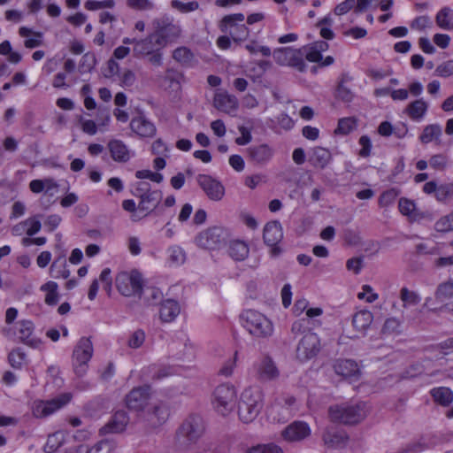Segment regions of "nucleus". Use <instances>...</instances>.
<instances>
[{"instance_id":"nucleus-1","label":"nucleus","mask_w":453,"mask_h":453,"mask_svg":"<svg viewBox=\"0 0 453 453\" xmlns=\"http://www.w3.org/2000/svg\"><path fill=\"white\" fill-rule=\"evenodd\" d=\"M264 405V394L258 387H249L242 394L238 405V415L243 423L253 421Z\"/></svg>"},{"instance_id":"nucleus-2","label":"nucleus","mask_w":453,"mask_h":453,"mask_svg":"<svg viewBox=\"0 0 453 453\" xmlns=\"http://www.w3.org/2000/svg\"><path fill=\"white\" fill-rule=\"evenodd\" d=\"M242 326L254 337L267 338L273 333L272 321L261 312L245 310L240 314Z\"/></svg>"},{"instance_id":"nucleus-3","label":"nucleus","mask_w":453,"mask_h":453,"mask_svg":"<svg viewBox=\"0 0 453 453\" xmlns=\"http://www.w3.org/2000/svg\"><path fill=\"white\" fill-rule=\"evenodd\" d=\"M365 407L364 403L334 404L328 409V417L333 423L357 424L365 418Z\"/></svg>"},{"instance_id":"nucleus-4","label":"nucleus","mask_w":453,"mask_h":453,"mask_svg":"<svg viewBox=\"0 0 453 453\" xmlns=\"http://www.w3.org/2000/svg\"><path fill=\"white\" fill-rule=\"evenodd\" d=\"M35 329V326L32 320L20 319L12 326L3 327L1 334L8 339L18 340L25 345L37 349L41 346L42 341L34 334Z\"/></svg>"},{"instance_id":"nucleus-5","label":"nucleus","mask_w":453,"mask_h":453,"mask_svg":"<svg viewBox=\"0 0 453 453\" xmlns=\"http://www.w3.org/2000/svg\"><path fill=\"white\" fill-rule=\"evenodd\" d=\"M236 399L237 389L229 382L218 385L211 394L212 407L222 416H226L234 409Z\"/></svg>"},{"instance_id":"nucleus-6","label":"nucleus","mask_w":453,"mask_h":453,"mask_svg":"<svg viewBox=\"0 0 453 453\" xmlns=\"http://www.w3.org/2000/svg\"><path fill=\"white\" fill-rule=\"evenodd\" d=\"M144 280L138 270L120 272L115 277V286L119 293L127 297L142 298Z\"/></svg>"},{"instance_id":"nucleus-7","label":"nucleus","mask_w":453,"mask_h":453,"mask_svg":"<svg viewBox=\"0 0 453 453\" xmlns=\"http://www.w3.org/2000/svg\"><path fill=\"white\" fill-rule=\"evenodd\" d=\"M226 237V231L223 227L211 226L196 234L195 243L203 250H218L225 245Z\"/></svg>"},{"instance_id":"nucleus-8","label":"nucleus","mask_w":453,"mask_h":453,"mask_svg":"<svg viewBox=\"0 0 453 453\" xmlns=\"http://www.w3.org/2000/svg\"><path fill=\"white\" fill-rule=\"evenodd\" d=\"M93 355V345L89 338L82 337L73 352V365L77 376L82 377L87 372L88 362Z\"/></svg>"},{"instance_id":"nucleus-9","label":"nucleus","mask_w":453,"mask_h":453,"mask_svg":"<svg viewBox=\"0 0 453 453\" xmlns=\"http://www.w3.org/2000/svg\"><path fill=\"white\" fill-rule=\"evenodd\" d=\"M180 25L173 22L169 18H163L156 21V30L153 33L156 37V44L159 48L165 47L168 43L177 41L181 35Z\"/></svg>"},{"instance_id":"nucleus-10","label":"nucleus","mask_w":453,"mask_h":453,"mask_svg":"<svg viewBox=\"0 0 453 453\" xmlns=\"http://www.w3.org/2000/svg\"><path fill=\"white\" fill-rule=\"evenodd\" d=\"M322 349L321 342L317 334L308 331L300 339L296 347V358L300 362H307L316 357Z\"/></svg>"},{"instance_id":"nucleus-11","label":"nucleus","mask_w":453,"mask_h":453,"mask_svg":"<svg viewBox=\"0 0 453 453\" xmlns=\"http://www.w3.org/2000/svg\"><path fill=\"white\" fill-rule=\"evenodd\" d=\"M205 431L204 421L199 415L188 416L179 427L177 435L190 443H196Z\"/></svg>"},{"instance_id":"nucleus-12","label":"nucleus","mask_w":453,"mask_h":453,"mask_svg":"<svg viewBox=\"0 0 453 453\" xmlns=\"http://www.w3.org/2000/svg\"><path fill=\"white\" fill-rule=\"evenodd\" d=\"M196 181L210 200L219 202L223 199L225 187L219 180L209 174L201 173L197 175Z\"/></svg>"},{"instance_id":"nucleus-13","label":"nucleus","mask_w":453,"mask_h":453,"mask_svg":"<svg viewBox=\"0 0 453 453\" xmlns=\"http://www.w3.org/2000/svg\"><path fill=\"white\" fill-rule=\"evenodd\" d=\"M253 369L257 380L267 382L276 380L280 376V371L273 358L269 356H263L253 365Z\"/></svg>"},{"instance_id":"nucleus-14","label":"nucleus","mask_w":453,"mask_h":453,"mask_svg":"<svg viewBox=\"0 0 453 453\" xmlns=\"http://www.w3.org/2000/svg\"><path fill=\"white\" fill-rule=\"evenodd\" d=\"M71 398V394L65 393L50 401H42L35 405L33 413L36 418H46L68 403Z\"/></svg>"},{"instance_id":"nucleus-15","label":"nucleus","mask_w":453,"mask_h":453,"mask_svg":"<svg viewBox=\"0 0 453 453\" xmlns=\"http://www.w3.org/2000/svg\"><path fill=\"white\" fill-rule=\"evenodd\" d=\"M398 209L401 214L406 216L410 222L420 223L423 220L431 221L432 213L428 211L418 209L413 200L401 197L398 201Z\"/></svg>"},{"instance_id":"nucleus-16","label":"nucleus","mask_w":453,"mask_h":453,"mask_svg":"<svg viewBox=\"0 0 453 453\" xmlns=\"http://www.w3.org/2000/svg\"><path fill=\"white\" fill-rule=\"evenodd\" d=\"M274 153V149L267 143L253 144L246 149L248 161L256 165H267Z\"/></svg>"},{"instance_id":"nucleus-17","label":"nucleus","mask_w":453,"mask_h":453,"mask_svg":"<svg viewBox=\"0 0 453 453\" xmlns=\"http://www.w3.org/2000/svg\"><path fill=\"white\" fill-rule=\"evenodd\" d=\"M150 386L144 385L134 388L125 398L126 405L129 410L140 411L147 405L150 396Z\"/></svg>"},{"instance_id":"nucleus-18","label":"nucleus","mask_w":453,"mask_h":453,"mask_svg":"<svg viewBox=\"0 0 453 453\" xmlns=\"http://www.w3.org/2000/svg\"><path fill=\"white\" fill-rule=\"evenodd\" d=\"M282 237V227L279 221H271L265 226L263 239L267 246L272 247V254L273 256L279 255L281 251L278 244Z\"/></svg>"},{"instance_id":"nucleus-19","label":"nucleus","mask_w":453,"mask_h":453,"mask_svg":"<svg viewBox=\"0 0 453 453\" xmlns=\"http://www.w3.org/2000/svg\"><path fill=\"white\" fill-rule=\"evenodd\" d=\"M335 373L350 381H357L361 376L358 364L353 359H337L334 364Z\"/></svg>"},{"instance_id":"nucleus-20","label":"nucleus","mask_w":453,"mask_h":453,"mask_svg":"<svg viewBox=\"0 0 453 453\" xmlns=\"http://www.w3.org/2000/svg\"><path fill=\"white\" fill-rule=\"evenodd\" d=\"M163 197L161 190L155 189L151 192L141 195L138 203L139 213H142L143 218L150 215L154 211L159 205Z\"/></svg>"},{"instance_id":"nucleus-21","label":"nucleus","mask_w":453,"mask_h":453,"mask_svg":"<svg viewBox=\"0 0 453 453\" xmlns=\"http://www.w3.org/2000/svg\"><path fill=\"white\" fill-rule=\"evenodd\" d=\"M311 434L309 425L303 421H294L282 431V437L287 441H299Z\"/></svg>"},{"instance_id":"nucleus-22","label":"nucleus","mask_w":453,"mask_h":453,"mask_svg":"<svg viewBox=\"0 0 453 453\" xmlns=\"http://www.w3.org/2000/svg\"><path fill=\"white\" fill-rule=\"evenodd\" d=\"M349 436L346 431L334 426H327L323 434V441L328 448L337 449L346 445Z\"/></svg>"},{"instance_id":"nucleus-23","label":"nucleus","mask_w":453,"mask_h":453,"mask_svg":"<svg viewBox=\"0 0 453 453\" xmlns=\"http://www.w3.org/2000/svg\"><path fill=\"white\" fill-rule=\"evenodd\" d=\"M129 422V417L125 411H116L111 419L100 428L101 434H118L123 432Z\"/></svg>"},{"instance_id":"nucleus-24","label":"nucleus","mask_w":453,"mask_h":453,"mask_svg":"<svg viewBox=\"0 0 453 453\" xmlns=\"http://www.w3.org/2000/svg\"><path fill=\"white\" fill-rule=\"evenodd\" d=\"M111 159L117 163H127L132 157L131 150L119 139H111L107 143Z\"/></svg>"},{"instance_id":"nucleus-25","label":"nucleus","mask_w":453,"mask_h":453,"mask_svg":"<svg viewBox=\"0 0 453 453\" xmlns=\"http://www.w3.org/2000/svg\"><path fill=\"white\" fill-rule=\"evenodd\" d=\"M130 128L141 137H152L156 134L155 125L143 116H138L130 121Z\"/></svg>"},{"instance_id":"nucleus-26","label":"nucleus","mask_w":453,"mask_h":453,"mask_svg":"<svg viewBox=\"0 0 453 453\" xmlns=\"http://www.w3.org/2000/svg\"><path fill=\"white\" fill-rule=\"evenodd\" d=\"M180 306L173 299H166L161 303L159 318L163 323L173 322L180 314Z\"/></svg>"},{"instance_id":"nucleus-27","label":"nucleus","mask_w":453,"mask_h":453,"mask_svg":"<svg viewBox=\"0 0 453 453\" xmlns=\"http://www.w3.org/2000/svg\"><path fill=\"white\" fill-rule=\"evenodd\" d=\"M238 99L226 92L218 93L214 96V106L226 113H231L238 109Z\"/></svg>"},{"instance_id":"nucleus-28","label":"nucleus","mask_w":453,"mask_h":453,"mask_svg":"<svg viewBox=\"0 0 453 453\" xmlns=\"http://www.w3.org/2000/svg\"><path fill=\"white\" fill-rule=\"evenodd\" d=\"M331 160L332 154L330 150L322 147L314 148L309 157L310 164L320 169L326 167Z\"/></svg>"},{"instance_id":"nucleus-29","label":"nucleus","mask_w":453,"mask_h":453,"mask_svg":"<svg viewBox=\"0 0 453 453\" xmlns=\"http://www.w3.org/2000/svg\"><path fill=\"white\" fill-rule=\"evenodd\" d=\"M228 255L235 261L245 260L250 253L249 244L242 240H232L229 242Z\"/></svg>"},{"instance_id":"nucleus-30","label":"nucleus","mask_w":453,"mask_h":453,"mask_svg":"<svg viewBox=\"0 0 453 453\" xmlns=\"http://www.w3.org/2000/svg\"><path fill=\"white\" fill-rule=\"evenodd\" d=\"M428 109V104L422 98L417 99L410 103L405 110L404 113L414 121H420L426 115Z\"/></svg>"},{"instance_id":"nucleus-31","label":"nucleus","mask_w":453,"mask_h":453,"mask_svg":"<svg viewBox=\"0 0 453 453\" xmlns=\"http://www.w3.org/2000/svg\"><path fill=\"white\" fill-rule=\"evenodd\" d=\"M156 44V37L153 34H150L144 39H140L135 42V45L133 48V53L135 58H141L148 56L154 50Z\"/></svg>"},{"instance_id":"nucleus-32","label":"nucleus","mask_w":453,"mask_h":453,"mask_svg":"<svg viewBox=\"0 0 453 453\" xmlns=\"http://www.w3.org/2000/svg\"><path fill=\"white\" fill-rule=\"evenodd\" d=\"M245 19L243 13H234L224 16L219 24V28L222 33L230 34L236 27L241 25Z\"/></svg>"},{"instance_id":"nucleus-33","label":"nucleus","mask_w":453,"mask_h":453,"mask_svg":"<svg viewBox=\"0 0 453 453\" xmlns=\"http://www.w3.org/2000/svg\"><path fill=\"white\" fill-rule=\"evenodd\" d=\"M441 134L442 129L439 124H430L424 127L419 135V141L424 144H427L433 141H434L436 144H440Z\"/></svg>"},{"instance_id":"nucleus-34","label":"nucleus","mask_w":453,"mask_h":453,"mask_svg":"<svg viewBox=\"0 0 453 453\" xmlns=\"http://www.w3.org/2000/svg\"><path fill=\"white\" fill-rule=\"evenodd\" d=\"M372 320V313L370 311L362 310L354 314L352 325L357 331L363 333L370 326Z\"/></svg>"},{"instance_id":"nucleus-35","label":"nucleus","mask_w":453,"mask_h":453,"mask_svg":"<svg viewBox=\"0 0 453 453\" xmlns=\"http://www.w3.org/2000/svg\"><path fill=\"white\" fill-rule=\"evenodd\" d=\"M50 275L55 279H67L70 276L65 255L58 257L53 261L50 265Z\"/></svg>"},{"instance_id":"nucleus-36","label":"nucleus","mask_w":453,"mask_h":453,"mask_svg":"<svg viewBox=\"0 0 453 453\" xmlns=\"http://www.w3.org/2000/svg\"><path fill=\"white\" fill-rule=\"evenodd\" d=\"M430 394L434 401L442 406H449L453 402V392L449 388H434Z\"/></svg>"},{"instance_id":"nucleus-37","label":"nucleus","mask_w":453,"mask_h":453,"mask_svg":"<svg viewBox=\"0 0 453 453\" xmlns=\"http://www.w3.org/2000/svg\"><path fill=\"white\" fill-rule=\"evenodd\" d=\"M19 34L21 37H27L30 35H34V38H27L24 41V45L27 49H34L42 44V33L33 32L31 28L27 27H21L19 29Z\"/></svg>"},{"instance_id":"nucleus-38","label":"nucleus","mask_w":453,"mask_h":453,"mask_svg":"<svg viewBox=\"0 0 453 453\" xmlns=\"http://www.w3.org/2000/svg\"><path fill=\"white\" fill-rule=\"evenodd\" d=\"M194 58L191 50L185 46L178 47L173 51V58L182 66H191Z\"/></svg>"},{"instance_id":"nucleus-39","label":"nucleus","mask_w":453,"mask_h":453,"mask_svg":"<svg viewBox=\"0 0 453 453\" xmlns=\"http://www.w3.org/2000/svg\"><path fill=\"white\" fill-rule=\"evenodd\" d=\"M436 24L442 29H453V10L449 7H443L436 14Z\"/></svg>"},{"instance_id":"nucleus-40","label":"nucleus","mask_w":453,"mask_h":453,"mask_svg":"<svg viewBox=\"0 0 453 453\" xmlns=\"http://www.w3.org/2000/svg\"><path fill=\"white\" fill-rule=\"evenodd\" d=\"M163 293L160 288L153 286L142 287V297L146 305H155L162 299Z\"/></svg>"},{"instance_id":"nucleus-41","label":"nucleus","mask_w":453,"mask_h":453,"mask_svg":"<svg viewBox=\"0 0 453 453\" xmlns=\"http://www.w3.org/2000/svg\"><path fill=\"white\" fill-rule=\"evenodd\" d=\"M451 297H453V280L439 284L434 293L435 301L442 303Z\"/></svg>"},{"instance_id":"nucleus-42","label":"nucleus","mask_w":453,"mask_h":453,"mask_svg":"<svg viewBox=\"0 0 453 453\" xmlns=\"http://www.w3.org/2000/svg\"><path fill=\"white\" fill-rule=\"evenodd\" d=\"M399 297L403 308L418 305L421 301L420 296L417 292L410 290L407 287H403L400 289Z\"/></svg>"},{"instance_id":"nucleus-43","label":"nucleus","mask_w":453,"mask_h":453,"mask_svg":"<svg viewBox=\"0 0 453 453\" xmlns=\"http://www.w3.org/2000/svg\"><path fill=\"white\" fill-rule=\"evenodd\" d=\"M288 66L296 68L299 72H304L306 69V64L304 62V53L303 49H292Z\"/></svg>"},{"instance_id":"nucleus-44","label":"nucleus","mask_w":453,"mask_h":453,"mask_svg":"<svg viewBox=\"0 0 453 453\" xmlns=\"http://www.w3.org/2000/svg\"><path fill=\"white\" fill-rule=\"evenodd\" d=\"M147 369L152 380H161L175 373V370L172 366L150 365Z\"/></svg>"},{"instance_id":"nucleus-45","label":"nucleus","mask_w":453,"mask_h":453,"mask_svg":"<svg viewBox=\"0 0 453 453\" xmlns=\"http://www.w3.org/2000/svg\"><path fill=\"white\" fill-rule=\"evenodd\" d=\"M26 358L27 354L21 348H15L8 354V362L14 369H21Z\"/></svg>"},{"instance_id":"nucleus-46","label":"nucleus","mask_w":453,"mask_h":453,"mask_svg":"<svg viewBox=\"0 0 453 453\" xmlns=\"http://www.w3.org/2000/svg\"><path fill=\"white\" fill-rule=\"evenodd\" d=\"M400 195V190L396 188H391L383 191L378 200L379 206L387 208L394 204L397 196Z\"/></svg>"},{"instance_id":"nucleus-47","label":"nucleus","mask_w":453,"mask_h":453,"mask_svg":"<svg viewBox=\"0 0 453 453\" xmlns=\"http://www.w3.org/2000/svg\"><path fill=\"white\" fill-rule=\"evenodd\" d=\"M243 453H283L280 447L276 444H258L251 448H242Z\"/></svg>"},{"instance_id":"nucleus-48","label":"nucleus","mask_w":453,"mask_h":453,"mask_svg":"<svg viewBox=\"0 0 453 453\" xmlns=\"http://www.w3.org/2000/svg\"><path fill=\"white\" fill-rule=\"evenodd\" d=\"M151 415L157 418L158 425L165 423L170 416V410L168 405L163 402H160L158 404H156L153 407Z\"/></svg>"},{"instance_id":"nucleus-49","label":"nucleus","mask_w":453,"mask_h":453,"mask_svg":"<svg viewBox=\"0 0 453 453\" xmlns=\"http://www.w3.org/2000/svg\"><path fill=\"white\" fill-rule=\"evenodd\" d=\"M434 229L440 233L453 231V211L441 217L434 224Z\"/></svg>"},{"instance_id":"nucleus-50","label":"nucleus","mask_w":453,"mask_h":453,"mask_svg":"<svg viewBox=\"0 0 453 453\" xmlns=\"http://www.w3.org/2000/svg\"><path fill=\"white\" fill-rule=\"evenodd\" d=\"M42 215L37 214L24 220V224H26V234L32 237L36 234L42 228V223L40 219Z\"/></svg>"},{"instance_id":"nucleus-51","label":"nucleus","mask_w":453,"mask_h":453,"mask_svg":"<svg viewBox=\"0 0 453 453\" xmlns=\"http://www.w3.org/2000/svg\"><path fill=\"white\" fill-rule=\"evenodd\" d=\"M401 326L402 322L400 319L396 318H388L383 325L382 334L388 335L399 334L401 333Z\"/></svg>"},{"instance_id":"nucleus-52","label":"nucleus","mask_w":453,"mask_h":453,"mask_svg":"<svg viewBox=\"0 0 453 453\" xmlns=\"http://www.w3.org/2000/svg\"><path fill=\"white\" fill-rule=\"evenodd\" d=\"M357 126V121L354 118H342L338 121L335 133L340 134H349Z\"/></svg>"},{"instance_id":"nucleus-53","label":"nucleus","mask_w":453,"mask_h":453,"mask_svg":"<svg viewBox=\"0 0 453 453\" xmlns=\"http://www.w3.org/2000/svg\"><path fill=\"white\" fill-rule=\"evenodd\" d=\"M122 208L126 211L131 212L132 215L130 217L133 222H138L139 220L143 219L142 213H139L138 204L133 199H126L122 202Z\"/></svg>"},{"instance_id":"nucleus-54","label":"nucleus","mask_w":453,"mask_h":453,"mask_svg":"<svg viewBox=\"0 0 453 453\" xmlns=\"http://www.w3.org/2000/svg\"><path fill=\"white\" fill-rule=\"evenodd\" d=\"M171 5L173 9L178 10L181 13L191 12L199 8V4L196 1L183 3L180 0H173Z\"/></svg>"},{"instance_id":"nucleus-55","label":"nucleus","mask_w":453,"mask_h":453,"mask_svg":"<svg viewBox=\"0 0 453 453\" xmlns=\"http://www.w3.org/2000/svg\"><path fill=\"white\" fill-rule=\"evenodd\" d=\"M335 97L344 103H350L354 98V94L344 85L343 81H340L335 90Z\"/></svg>"},{"instance_id":"nucleus-56","label":"nucleus","mask_w":453,"mask_h":453,"mask_svg":"<svg viewBox=\"0 0 453 453\" xmlns=\"http://www.w3.org/2000/svg\"><path fill=\"white\" fill-rule=\"evenodd\" d=\"M292 48L281 47L273 51V58L280 65H288Z\"/></svg>"},{"instance_id":"nucleus-57","label":"nucleus","mask_w":453,"mask_h":453,"mask_svg":"<svg viewBox=\"0 0 453 453\" xmlns=\"http://www.w3.org/2000/svg\"><path fill=\"white\" fill-rule=\"evenodd\" d=\"M169 261L174 265H181L186 259L184 250L179 246H173L168 249Z\"/></svg>"},{"instance_id":"nucleus-58","label":"nucleus","mask_w":453,"mask_h":453,"mask_svg":"<svg viewBox=\"0 0 453 453\" xmlns=\"http://www.w3.org/2000/svg\"><path fill=\"white\" fill-rule=\"evenodd\" d=\"M229 35L235 42H241L248 39L250 35V29L245 24L242 23Z\"/></svg>"},{"instance_id":"nucleus-59","label":"nucleus","mask_w":453,"mask_h":453,"mask_svg":"<svg viewBox=\"0 0 453 453\" xmlns=\"http://www.w3.org/2000/svg\"><path fill=\"white\" fill-rule=\"evenodd\" d=\"M135 177L139 180L148 179L156 183H161L164 180L163 174L147 169L136 171Z\"/></svg>"},{"instance_id":"nucleus-60","label":"nucleus","mask_w":453,"mask_h":453,"mask_svg":"<svg viewBox=\"0 0 453 453\" xmlns=\"http://www.w3.org/2000/svg\"><path fill=\"white\" fill-rule=\"evenodd\" d=\"M448 162V157L444 154L433 155L429 159L430 166L438 171H443L447 167Z\"/></svg>"},{"instance_id":"nucleus-61","label":"nucleus","mask_w":453,"mask_h":453,"mask_svg":"<svg viewBox=\"0 0 453 453\" xmlns=\"http://www.w3.org/2000/svg\"><path fill=\"white\" fill-rule=\"evenodd\" d=\"M453 196V183H447L438 186L435 197L438 201L443 202Z\"/></svg>"},{"instance_id":"nucleus-62","label":"nucleus","mask_w":453,"mask_h":453,"mask_svg":"<svg viewBox=\"0 0 453 453\" xmlns=\"http://www.w3.org/2000/svg\"><path fill=\"white\" fill-rule=\"evenodd\" d=\"M435 75L448 78L453 75V59L445 61L435 69Z\"/></svg>"},{"instance_id":"nucleus-63","label":"nucleus","mask_w":453,"mask_h":453,"mask_svg":"<svg viewBox=\"0 0 453 453\" xmlns=\"http://www.w3.org/2000/svg\"><path fill=\"white\" fill-rule=\"evenodd\" d=\"M296 402V400L294 396L289 395H282V397H280L279 400H277L275 404L273 406V409H275V408H278L280 406L283 409H285L288 413H290Z\"/></svg>"},{"instance_id":"nucleus-64","label":"nucleus","mask_w":453,"mask_h":453,"mask_svg":"<svg viewBox=\"0 0 453 453\" xmlns=\"http://www.w3.org/2000/svg\"><path fill=\"white\" fill-rule=\"evenodd\" d=\"M309 324L310 320L308 319H300L294 321L291 326L292 334L295 335L306 334L309 331L307 330Z\"/></svg>"}]
</instances>
